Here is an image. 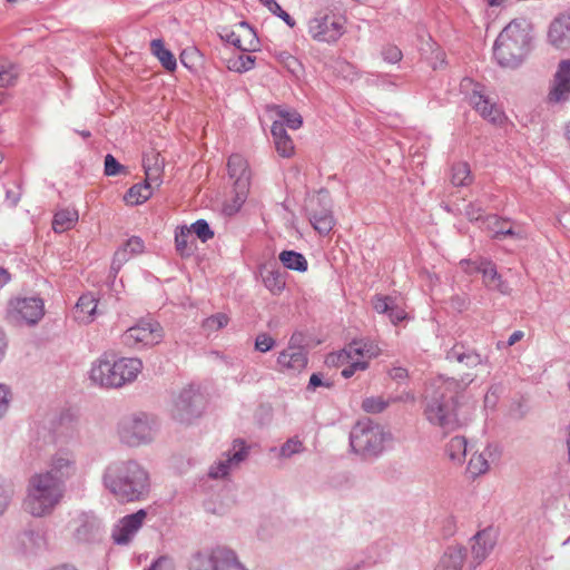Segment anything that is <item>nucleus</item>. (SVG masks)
<instances>
[{"label": "nucleus", "instance_id": "nucleus-1", "mask_svg": "<svg viewBox=\"0 0 570 570\" xmlns=\"http://www.w3.org/2000/svg\"><path fill=\"white\" fill-rule=\"evenodd\" d=\"M476 375L466 373L460 380L438 376L426 387L423 414L430 424L443 433L459 429L463 421L458 414L459 399Z\"/></svg>", "mask_w": 570, "mask_h": 570}, {"label": "nucleus", "instance_id": "nucleus-19", "mask_svg": "<svg viewBox=\"0 0 570 570\" xmlns=\"http://www.w3.org/2000/svg\"><path fill=\"white\" fill-rule=\"evenodd\" d=\"M379 354V347L365 341H352L345 348L336 354H331L327 361L332 364L343 365L345 362L358 360H368Z\"/></svg>", "mask_w": 570, "mask_h": 570}, {"label": "nucleus", "instance_id": "nucleus-26", "mask_svg": "<svg viewBox=\"0 0 570 570\" xmlns=\"http://www.w3.org/2000/svg\"><path fill=\"white\" fill-rule=\"evenodd\" d=\"M449 362H458L463 364L466 368H474L479 365L488 363L487 358H483L473 348L465 346L462 343H455L445 355Z\"/></svg>", "mask_w": 570, "mask_h": 570}, {"label": "nucleus", "instance_id": "nucleus-25", "mask_svg": "<svg viewBox=\"0 0 570 570\" xmlns=\"http://www.w3.org/2000/svg\"><path fill=\"white\" fill-rule=\"evenodd\" d=\"M279 371L301 372L307 365V355L299 346H287L277 356Z\"/></svg>", "mask_w": 570, "mask_h": 570}, {"label": "nucleus", "instance_id": "nucleus-5", "mask_svg": "<svg viewBox=\"0 0 570 570\" xmlns=\"http://www.w3.org/2000/svg\"><path fill=\"white\" fill-rule=\"evenodd\" d=\"M142 370V362L137 357H122L97 360L90 370V379L106 387H121L134 382Z\"/></svg>", "mask_w": 570, "mask_h": 570}, {"label": "nucleus", "instance_id": "nucleus-48", "mask_svg": "<svg viewBox=\"0 0 570 570\" xmlns=\"http://www.w3.org/2000/svg\"><path fill=\"white\" fill-rule=\"evenodd\" d=\"M126 173V168L110 154L105 157V175L117 176Z\"/></svg>", "mask_w": 570, "mask_h": 570}, {"label": "nucleus", "instance_id": "nucleus-58", "mask_svg": "<svg viewBox=\"0 0 570 570\" xmlns=\"http://www.w3.org/2000/svg\"><path fill=\"white\" fill-rule=\"evenodd\" d=\"M21 195H22V193H21L20 186H17V188L14 190L8 189L6 191V202H7L8 206L16 207L21 199Z\"/></svg>", "mask_w": 570, "mask_h": 570}, {"label": "nucleus", "instance_id": "nucleus-41", "mask_svg": "<svg viewBox=\"0 0 570 570\" xmlns=\"http://www.w3.org/2000/svg\"><path fill=\"white\" fill-rule=\"evenodd\" d=\"M276 114L281 118L279 121H282L284 125L286 124L287 127L291 129H298L303 125V118L302 116L295 111V110H287L281 107L276 108Z\"/></svg>", "mask_w": 570, "mask_h": 570}, {"label": "nucleus", "instance_id": "nucleus-27", "mask_svg": "<svg viewBox=\"0 0 570 570\" xmlns=\"http://www.w3.org/2000/svg\"><path fill=\"white\" fill-rule=\"evenodd\" d=\"M272 136L274 139L276 151L282 157H292L294 155V142L288 136L284 124L275 120L272 125Z\"/></svg>", "mask_w": 570, "mask_h": 570}, {"label": "nucleus", "instance_id": "nucleus-28", "mask_svg": "<svg viewBox=\"0 0 570 570\" xmlns=\"http://www.w3.org/2000/svg\"><path fill=\"white\" fill-rule=\"evenodd\" d=\"M475 269L482 273L483 282L488 288L498 291L502 294L509 293L510 288L508 284L502 281L501 275L497 272V268L492 263L481 262Z\"/></svg>", "mask_w": 570, "mask_h": 570}, {"label": "nucleus", "instance_id": "nucleus-15", "mask_svg": "<svg viewBox=\"0 0 570 570\" xmlns=\"http://www.w3.org/2000/svg\"><path fill=\"white\" fill-rule=\"evenodd\" d=\"M309 222L321 235H328L335 220L331 209V199L326 191H320L309 204Z\"/></svg>", "mask_w": 570, "mask_h": 570}, {"label": "nucleus", "instance_id": "nucleus-8", "mask_svg": "<svg viewBox=\"0 0 570 570\" xmlns=\"http://www.w3.org/2000/svg\"><path fill=\"white\" fill-rule=\"evenodd\" d=\"M188 568L189 570H247L236 552L226 547L194 553Z\"/></svg>", "mask_w": 570, "mask_h": 570}, {"label": "nucleus", "instance_id": "nucleus-45", "mask_svg": "<svg viewBox=\"0 0 570 570\" xmlns=\"http://www.w3.org/2000/svg\"><path fill=\"white\" fill-rule=\"evenodd\" d=\"M387 407V402L382 397H366L362 402V409L367 413H380Z\"/></svg>", "mask_w": 570, "mask_h": 570}, {"label": "nucleus", "instance_id": "nucleus-64", "mask_svg": "<svg viewBox=\"0 0 570 570\" xmlns=\"http://www.w3.org/2000/svg\"><path fill=\"white\" fill-rule=\"evenodd\" d=\"M7 350V338L3 331L0 328V362L3 360Z\"/></svg>", "mask_w": 570, "mask_h": 570}, {"label": "nucleus", "instance_id": "nucleus-30", "mask_svg": "<svg viewBox=\"0 0 570 570\" xmlns=\"http://www.w3.org/2000/svg\"><path fill=\"white\" fill-rule=\"evenodd\" d=\"M98 306V302L94 294L88 293L79 297L76 304L77 318L80 322L89 323L94 320Z\"/></svg>", "mask_w": 570, "mask_h": 570}, {"label": "nucleus", "instance_id": "nucleus-53", "mask_svg": "<svg viewBox=\"0 0 570 570\" xmlns=\"http://www.w3.org/2000/svg\"><path fill=\"white\" fill-rule=\"evenodd\" d=\"M13 494L12 484L7 483L4 481H0V514L8 507L9 500Z\"/></svg>", "mask_w": 570, "mask_h": 570}, {"label": "nucleus", "instance_id": "nucleus-10", "mask_svg": "<svg viewBox=\"0 0 570 570\" xmlns=\"http://www.w3.org/2000/svg\"><path fill=\"white\" fill-rule=\"evenodd\" d=\"M164 338V328L153 318H140L121 335V343L134 350L158 345Z\"/></svg>", "mask_w": 570, "mask_h": 570}, {"label": "nucleus", "instance_id": "nucleus-6", "mask_svg": "<svg viewBox=\"0 0 570 570\" xmlns=\"http://www.w3.org/2000/svg\"><path fill=\"white\" fill-rule=\"evenodd\" d=\"M389 439L384 428L370 419L357 421L350 432V445L363 459L381 455Z\"/></svg>", "mask_w": 570, "mask_h": 570}, {"label": "nucleus", "instance_id": "nucleus-60", "mask_svg": "<svg viewBox=\"0 0 570 570\" xmlns=\"http://www.w3.org/2000/svg\"><path fill=\"white\" fill-rule=\"evenodd\" d=\"M148 570H173V564L169 559L161 557Z\"/></svg>", "mask_w": 570, "mask_h": 570}, {"label": "nucleus", "instance_id": "nucleus-57", "mask_svg": "<svg viewBox=\"0 0 570 570\" xmlns=\"http://www.w3.org/2000/svg\"><path fill=\"white\" fill-rule=\"evenodd\" d=\"M318 386L331 387L332 383L328 382V381H326V382L323 381V377H322L321 373H313L311 375V377H309L307 390L308 391H315V389L318 387Z\"/></svg>", "mask_w": 570, "mask_h": 570}, {"label": "nucleus", "instance_id": "nucleus-20", "mask_svg": "<svg viewBox=\"0 0 570 570\" xmlns=\"http://www.w3.org/2000/svg\"><path fill=\"white\" fill-rule=\"evenodd\" d=\"M219 36L223 40L232 43L243 52L256 50L259 43L254 29L246 21H240L236 30L223 28Z\"/></svg>", "mask_w": 570, "mask_h": 570}, {"label": "nucleus", "instance_id": "nucleus-47", "mask_svg": "<svg viewBox=\"0 0 570 570\" xmlns=\"http://www.w3.org/2000/svg\"><path fill=\"white\" fill-rule=\"evenodd\" d=\"M276 341L267 333H259L255 338V350L266 353L274 348Z\"/></svg>", "mask_w": 570, "mask_h": 570}, {"label": "nucleus", "instance_id": "nucleus-9", "mask_svg": "<svg viewBox=\"0 0 570 570\" xmlns=\"http://www.w3.org/2000/svg\"><path fill=\"white\" fill-rule=\"evenodd\" d=\"M345 32V19L330 9L320 10L308 21V33L320 42H336Z\"/></svg>", "mask_w": 570, "mask_h": 570}, {"label": "nucleus", "instance_id": "nucleus-12", "mask_svg": "<svg viewBox=\"0 0 570 570\" xmlns=\"http://www.w3.org/2000/svg\"><path fill=\"white\" fill-rule=\"evenodd\" d=\"M203 411V395L195 389H184L175 399L171 416L179 423L189 424L200 416Z\"/></svg>", "mask_w": 570, "mask_h": 570}, {"label": "nucleus", "instance_id": "nucleus-46", "mask_svg": "<svg viewBox=\"0 0 570 570\" xmlns=\"http://www.w3.org/2000/svg\"><path fill=\"white\" fill-rule=\"evenodd\" d=\"M302 451H303V443L298 439L293 438V439H289L288 441H286L281 446L279 455L283 458H289L293 454L299 453Z\"/></svg>", "mask_w": 570, "mask_h": 570}, {"label": "nucleus", "instance_id": "nucleus-37", "mask_svg": "<svg viewBox=\"0 0 570 570\" xmlns=\"http://www.w3.org/2000/svg\"><path fill=\"white\" fill-rule=\"evenodd\" d=\"M491 455L489 450H484L480 453H474L468 464V471L473 475L478 476L485 473L490 469L488 458Z\"/></svg>", "mask_w": 570, "mask_h": 570}, {"label": "nucleus", "instance_id": "nucleus-35", "mask_svg": "<svg viewBox=\"0 0 570 570\" xmlns=\"http://www.w3.org/2000/svg\"><path fill=\"white\" fill-rule=\"evenodd\" d=\"M281 263L284 267L297 271V272H306L308 264L304 255L295 250H283L278 256Z\"/></svg>", "mask_w": 570, "mask_h": 570}, {"label": "nucleus", "instance_id": "nucleus-43", "mask_svg": "<svg viewBox=\"0 0 570 570\" xmlns=\"http://www.w3.org/2000/svg\"><path fill=\"white\" fill-rule=\"evenodd\" d=\"M262 4H264L273 14L279 17L288 27L293 28L295 26V20L282 9V7L277 3L276 0H261Z\"/></svg>", "mask_w": 570, "mask_h": 570}, {"label": "nucleus", "instance_id": "nucleus-31", "mask_svg": "<svg viewBox=\"0 0 570 570\" xmlns=\"http://www.w3.org/2000/svg\"><path fill=\"white\" fill-rule=\"evenodd\" d=\"M79 215L76 209L65 208L58 210L52 219V229L56 233L69 230L78 222Z\"/></svg>", "mask_w": 570, "mask_h": 570}, {"label": "nucleus", "instance_id": "nucleus-44", "mask_svg": "<svg viewBox=\"0 0 570 570\" xmlns=\"http://www.w3.org/2000/svg\"><path fill=\"white\" fill-rule=\"evenodd\" d=\"M228 322H229V318L226 314L217 313L215 315L207 317L203 322V327H204V330H206L208 332H214V331H218V330L225 327L228 324Z\"/></svg>", "mask_w": 570, "mask_h": 570}, {"label": "nucleus", "instance_id": "nucleus-54", "mask_svg": "<svg viewBox=\"0 0 570 570\" xmlns=\"http://www.w3.org/2000/svg\"><path fill=\"white\" fill-rule=\"evenodd\" d=\"M124 247L127 248L131 256H134L144 252V242L141 238L132 236L127 240Z\"/></svg>", "mask_w": 570, "mask_h": 570}, {"label": "nucleus", "instance_id": "nucleus-51", "mask_svg": "<svg viewBox=\"0 0 570 570\" xmlns=\"http://www.w3.org/2000/svg\"><path fill=\"white\" fill-rule=\"evenodd\" d=\"M394 299L390 296L375 295L372 299L373 308L380 314H387Z\"/></svg>", "mask_w": 570, "mask_h": 570}, {"label": "nucleus", "instance_id": "nucleus-16", "mask_svg": "<svg viewBox=\"0 0 570 570\" xmlns=\"http://www.w3.org/2000/svg\"><path fill=\"white\" fill-rule=\"evenodd\" d=\"M570 99V60H561L553 75L547 96L550 105H562Z\"/></svg>", "mask_w": 570, "mask_h": 570}, {"label": "nucleus", "instance_id": "nucleus-63", "mask_svg": "<svg viewBox=\"0 0 570 570\" xmlns=\"http://www.w3.org/2000/svg\"><path fill=\"white\" fill-rule=\"evenodd\" d=\"M481 208L476 207L474 204H470L466 207L465 214L470 220H479L481 218Z\"/></svg>", "mask_w": 570, "mask_h": 570}, {"label": "nucleus", "instance_id": "nucleus-59", "mask_svg": "<svg viewBox=\"0 0 570 570\" xmlns=\"http://www.w3.org/2000/svg\"><path fill=\"white\" fill-rule=\"evenodd\" d=\"M523 336H524V333L522 331H515L510 335L509 340L505 343L498 342V348L512 346L517 342L521 341L523 338Z\"/></svg>", "mask_w": 570, "mask_h": 570}, {"label": "nucleus", "instance_id": "nucleus-55", "mask_svg": "<svg viewBox=\"0 0 570 570\" xmlns=\"http://www.w3.org/2000/svg\"><path fill=\"white\" fill-rule=\"evenodd\" d=\"M10 404V391L3 384H0V419L4 416Z\"/></svg>", "mask_w": 570, "mask_h": 570}, {"label": "nucleus", "instance_id": "nucleus-11", "mask_svg": "<svg viewBox=\"0 0 570 570\" xmlns=\"http://www.w3.org/2000/svg\"><path fill=\"white\" fill-rule=\"evenodd\" d=\"M43 315L45 305L39 297H17L8 304L7 318L16 325H35Z\"/></svg>", "mask_w": 570, "mask_h": 570}, {"label": "nucleus", "instance_id": "nucleus-14", "mask_svg": "<svg viewBox=\"0 0 570 570\" xmlns=\"http://www.w3.org/2000/svg\"><path fill=\"white\" fill-rule=\"evenodd\" d=\"M248 456V446L243 440H235L232 448L224 452L222 456L209 468L208 475L212 479H222L246 460Z\"/></svg>", "mask_w": 570, "mask_h": 570}, {"label": "nucleus", "instance_id": "nucleus-50", "mask_svg": "<svg viewBox=\"0 0 570 570\" xmlns=\"http://www.w3.org/2000/svg\"><path fill=\"white\" fill-rule=\"evenodd\" d=\"M347 365L342 370L341 374L345 379H350L356 371H364L367 368L368 363L366 360H358L345 362Z\"/></svg>", "mask_w": 570, "mask_h": 570}, {"label": "nucleus", "instance_id": "nucleus-4", "mask_svg": "<svg viewBox=\"0 0 570 570\" xmlns=\"http://www.w3.org/2000/svg\"><path fill=\"white\" fill-rule=\"evenodd\" d=\"M61 482L48 473H36L28 482L24 509L31 515L41 518L49 515L58 507L65 495Z\"/></svg>", "mask_w": 570, "mask_h": 570}, {"label": "nucleus", "instance_id": "nucleus-3", "mask_svg": "<svg viewBox=\"0 0 570 570\" xmlns=\"http://www.w3.org/2000/svg\"><path fill=\"white\" fill-rule=\"evenodd\" d=\"M530 23L525 19L512 20L498 36L493 56L504 68L519 67L530 51Z\"/></svg>", "mask_w": 570, "mask_h": 570}, {"label": "nucleus", "instance_id": "nucleus-13", "mask_svg": "<svg viewBox=\"0 0 570 570\" xmlns=\"http://www.w3.org/2000/svg\"><path fill=\"white\" fill-rule=\"evenodd\" d=\"M227 167L228 175L234 180L235 207L239 208L249 190L250 171L248 164L243 156L234 154L229 157Z\"/></svg>", "mask_w": 570, "mask_h": 570}, {"label": "nucleus", "instance_id": "nucleus-36", "mask_svg": "<svg viewBox=\"0 0 570 570\" xmlns=\"http://www.w3.org/2000/svg\"><path fill=\"white\" fill-rule=\"evenodd\" d=\"M451 183L456 187L468 186L472 183L470 166L466 163H458L452 166Z\"/></svg>", "mask_w": 570, "mask_h": 570}, {"label": "nucleus", "instance_id": "nucleus-7", "mask_svg": "<svg viewBox=\"0 0 570 570\" xmlns=\"http://www.w3.org/2000/svg\"><path fill=\"white\" fill-rule=\"evenodd\" d=\"M157 431V421L147 413H136L122 419L118 433L122 442L130 446H139L151 442Z\"/></svg>", "mask_w": 570, "mask_h": 570}, {"label": "nucleus", "instance_id": "nucleus-42", "mask_svg": "<svg viewBox=\"0 0 570 570\" xmlns=\"http://www.w3.org/2000/svg\"><path fill=\"white\" fill-rule=\"evenodd\" d=\"M189 229L190 234L194 233L204 243L214 237V232L205 219L196 220L190 225Z\"/></svg>", "mask_w": 570, "mask_h": 570}, {"label": "nucleus", "instance_id": "nucleus-22", "mask_svg": "<svg viewBox=\"0 0 570 570\" xmlns=\"http://www.w3.org/2000/svg\"><path fill=\"white\" fill-rule=\"evenodd\" d=\"M547 39L558 50L570 48V12L559 13L549 24Z\"/></svg>", "mask_w": 570, "mask_h": 570}, {"label": "nucleus", "instance_id": "nucleus-40", "mask_svg": "<svg viewBox=\"0 0 570 570\" xmlns=\"http://www.w3.org/2000/svg\"><path fill=\"white\" fill-rule=\"evenodd\" d=\"M255 65V57L246 53H240L237 57L229 59L228 69L236 72H245L253 69Z\"/></svg>", "mask_w": 570, "mask_h": 570}, {"label": "nucleus", "instance_id": "nucleus-39", "mask_svg": "<svg viewBox=\"0 0 570 570\" xmlns=\"http://www.w3.org/2000/svg\"><path fill=\"white\" fill-rule=\"evenodd\" d=\"M190 229L186 226L178 227L175 234L176 249L183 257L193 254V247L189 245Z\"/></svg>", "mask_w": 570, "mask_h": 570}, {"label": "nucleus", "instance_id": "nucleus-52", "mask_svg": "<svg viewBox=\"0 0 570 570\" xmlns=\"http://www.w3.org/2000/svg\"><path fill=\"white\" fill-rule=\"evenodd\" d=\"M382 57L386 62L396 63L402 59L403 55L399 47L386 45L382 49Z\"/></svg>", "mask_w": 570, "mask_h": 570}, {"label": "nucleus", "instance_id": "nucleus-61", "mask_svg": "<svg viewBox=\"0 0 570 570\" xmlns=\"http://www.w3.org/2000/svg\"><path fill=\"white\" fill-rule=\"evenodd\" d=\"M390 376L394 381H404L407 379V370L401 366H394L390 371Z\"/></svg>", "mask_w": 570, "mask_h": 570}, {"label": "nucleus", "instance_id": "nucleus-2", "mask_svg": "<svg viewBox=\"0 0 570 570\" xmlns=\"http://www.w3.org/2000/svg\"><path fill=\"white\" fill-rule=\"evenodd\" d=\"M106 489L119 502H139L150 491L149 473L135 460L109 464L104 473Z\"/></svg>", "mask_w": 570, "mask_h": 570}, {"label": "nucleus", "instance_id": "nucleus-17", "mask_svg": "<svg viewBox=\"0 0 570 570\" xmlns=\"http://www.w3.org/2000/svg\"><path fill=\"white\" fill-rule=\"evenodd\" d=\"M473 86L472 94L469 97L470 104L473 108L488 121L499 124L502 121L503 114L498 106L491 104L483 95L482 87L473 83L472 79L465 78L461 82V87L468 88Z\"/></svg>", "mask_w": 570, "mask_h": 570}, {"label": "nucleus", "instance_id": "nucleus-56", "mask_svg": "<svg viewBox=\"0 0 570 570\" xmlns=\"http://www.w3.org/2000/svg\"><path fill=\"white\" fill-rule=\"evenodd\" d=\"M386 315L389 316L390 321L393 324H397L399 322L406 318L405 311L396 306L394 303L391 305V308L389 309Z\"/></svg>", "mask_w": 570, "mask_h": 570}, {"label": "nucleus", "instance_id": "nucleus-38", "mask_svg": "<svg viewBox=\"0 0 570 570\" xmlns=\"http://www.w3.org/2000/svg\"><path fill=\"white\" fill-rule=\"evenodd\" d=\"M19 76L18 67L0 58V87H9L16 83Z\"/></svg>", "mask_w": 570, "mask_h": 570}, {"label": "nucleus", "instance_id": "nucleus-34", "mask_svg": "<svg viewBox=\"0 0 570 570\" xmlns=\"http://www.w3.org/2000/svg\"><path fill=\"white\" fill-rule=\"evenodd\" d=\"M151 52L158 58L163 67L168 71H174L177 67L175 56L165 48L160 39H155L150 43Z\"/></svg>", "mask_w": 570, "mask_h": 570}, {"label": "nucleus", "instance_id": "nucleus-49", "mask_svg": "<svg viewBox=\"0 0 570 570\" xmlns=\"http://www.w3.org/2000/svg\"><path fill=\"white\" fill-rule=\"evenodd\" d=\"M488 222H489V226L493 225V230H494L493 237L494 238H501V237H505V236H514L515 235V232L511 227L504 228L502 226L503 222H501L497 216L488 217Z\"/></svg>", "mask_w": 570, "mask_h": 570}, {"label": "nucleus", "instance_id": "nucleus-24", "mask_svg": "<svg viewBox=\"0 0 570 570\" xmlns=\"http://www.w3.org/2000/svg\"><path fill=\"white\" fill-rule=\"evenodd\" d=\"M76 472V460L70 453H57L51 460L49 470L42 471V473H48L60 481L62 487H65L66 481L72 478Z\"/></svg>", "mask_w": 570, "mask_h": 570}, {"label": "nucleus", "instance_id": "nucleus-23", "mask_svg": "<svg viewBox=\"0 0 570 570\" xmlns=\"http://www.w3.org/2000/svg\"><path fill=\"white\" fill-rule=\"evenodd\" d=\"M495 535L491 529H484L471 538V564L480 566L492 552L495 546Z\"/></svg>", "mask_w": 570, "mask_h": 570}, {"label": "nucleus", "instance_id": "nucleus-62", "mask_svg": "<svg viewBox=\"0 0 570 570\" xmlns=\"http://www.w3.org/2000/svg\"><path fill=\"white\" fill-rule=\"evenodd\" d=\"M132 256L128 253L127 248L122 247L115 253L112 264L120 266L122 263L129 261Z\"/></svg>", "mask_w": 570, "mask_h": 570}, {"label": "nucleus", "instance_id": "nucleus-33", "mask_svg": "<svg viewBox=\"0 0 570 570\" xmlns=\"http://www.w3.org/2000/svg\"><path fill=\"white\" fill-rule=\"evenodd\" d=\"M264 286L273 294L281 295L286 286L285 273L279 269H269L262 274Z\"/></svg>", "mask_w": 570, "mask_h": 570}, {"label": "nucleus", "instance_id": "nucleus-29", "mask_svg": "<svg viewBox=\"0 0 570 570\" xmlns=\"http://www.w3.org/2000/svg\"><path fill=\"white\" fill-rule=\"evenodd\" d=\"M465 559V549L459 546L449 547L434 570H461Z\"/></svg>", "mask_w": 570, "mask_h": 570}, {"label": "nucleus", "instance_id": "nucleus-21", "mask_svg": "<svg viewBox=\"0 0 570 570\" xmlns=\"http://www.w3.org/2000/svg\"><path fill=\"white\" fill-rule=\"evenodd\" d=\"M146 179L144 184L131 186L125 195V202L129 205H139L148 200L153 195V185H160V176L158 168L147 167L144 163Z\"/></svg>", "mask_w": 570, "mask_h": 570}, {"label": "nucleus", "instance_id": "nucleus-32", "mask_svg": "<svg viewBox=\"0 0 570 570\" xmlns=\"http://www.w3.org/2000/svg\"><path fill=\"white\" fill-rule=\"evenodd\" d=\"M468 442L464 436H453L445 445V454L456 464H461L466 455Z\"/></svg>", "mask_w": 570, "mask_h": 570}, {"label": "nucleus", "instance_id": "nucleus-18", "mask_svg": "<svg viewBox=\"0 0 570 570\" xmlns=\"http://www.w3.org/2000/svg\"><path fill=\"white\" fill-rule=\"evenodd\" d=\"M146 518L147 512L144 509L121 518L111 532L114 542L119 546L129 544L141 529Z\"/></svg>", "mask_w": 570, "mask_h": 570}]
</instances>
